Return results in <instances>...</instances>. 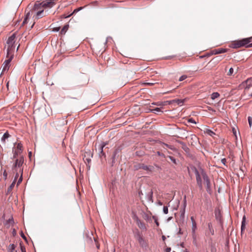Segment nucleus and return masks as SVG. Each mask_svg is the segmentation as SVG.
I'll list each match as a JSON object with an SVG mask.
<instances>
[{"label":"nucleus","instance_id":"45","mask_svg":"<svg viewBox=\"0 0 252 252\" xmlns=\"http://www.w3.org/2000/svg\"><path fill=\"white\" fill-rule=\"evenodd\" d=\"M157 155L163 158H165L164 154L161 153L160 152H157Z\"/></svg>","mask_w":252,"mask_h":252},{"label":"nucleus","instance_id":"46","mask_svg":"<svg viewBox=\"0 0 252 252\" xmlns=\"http://www.w3.org/2000/svg\"><path fill=\"white\" fill-rule=\"evenodd\" d=\"M71 15V14H70V15H68V16H67V15H65V14H63V15H62L61 16V18H67V17H70Z\"/></svg>","mask_w":252,"mask_h":252},{"label":"nucleus","instance_id":"41","mask_svg":"<svg viewBox=\"0 0 252 252\" xmlns=\"http://www.w3.org/2000/svg\"><path fill=\"white\" fill-rule=\"evenodd\" d=\"M187 78V75H182L181 76L180 78H179V81H182L183 80H184L185 79H186Z\"/></svg>","mask_w":252,"mask_h":252},{"label":"nucleus","instance_id":"2","mask_svg":"<svg viewBox=\"0 0 252 252\" xmlns=\"http://www.w3.org/2000/svg\"><path fill=\"white\" fill-rule=\"evenodd\" d=\"M34 12H36V14L33 16L34 20H37L45 16L44 15V8H43L41 3H35L34 4L31 12L32 13Z\"/></svg>","mask_w":252,"mask_h":252},{"label":"nucleus","instance_id":"34","mask_svg":"<svg viewBox=\"0 0 252 252\" xmlns=\"http://www.w3.org/2000/svg\"><path fill=\"white\" fill-rule=\"evenodd\" d=\"M206 132L210 136H213V135L215 134V133L210 129H207Z\"/></svg>","mask_w":252,"mask_h":252},{"label":"nucleus","instance_id":"55","mask_svg":"<svg viewBox=\"0 0 252 252\" xmlns=\"http://www.w3.org/2000/svg\"><path fill=\"white\" fill-rule=\"evenodd\" d=\"M3 176L5 177V179H6V177H7V173H6V171H4V172H3Z\"/></svg>","mask_w":252,"mask_h":252},{"label":"nucleus","instance_id":"15","mask_svg":"<svg viewBox=\"0 0 252 252\" xmlns=\"http://www.w3.org/2000/svg\"><path fill=\"white\" fill-rule=\"evenodd\" d=\"M246 218L245 216H244L242 219V224H241V233L242 234L245 231L246 228Z\"/></svg>","mask_w":252,"mask_h":252},{"label":"nucleus","instance_id":"43","mask_svg":"<svg viewBox=\"0 0 252 252\" xmlns=\"http://www.w3.org/2000/svg\"><path fill=\"white\" fill-rule=\"evenodd\" d=\"M153 218L154 219L155 223H156L157 225L158 226L159 225V223L158 221L157 218L155 216H153Z\"/></svg>","mask_w":252,"mask_h":252},{"label":"nucleus","instance_id":"18","mask_svg":"<svg viewBox=\"0 0 252 252\" xmlns=\"http://www.w3.org/2000/svg\"><path fill=\"white\" fill-rule=\"evenodd\" d=\"M69 28L68 25H65L63 26V27L62 28L61 31L60 32V34L61 35H64L65 34L66 31L68 30Z\"/></svg>","mask_w":252,"mask_h":252},{"label":"nucleus","instance_id":"19","mask_svg":"<svg viewBox=\"0 0 252 252\" xmlns=\"http://www.w3.org/2000/svg\"><path fill=\"white\" fill-rule=\"evenodd\" d=\"M170 101H172V103L175 102V103H176L178 105H181V104H183L184 102L185 99H174L172 100H170Z\"/></svg>","mask_w":252,"mask_h":252},{"label":"nucleus","instance_id":"35","mask_svg":"<svg viewBox=\"0 0 252 252\" xmlns=\"http://www.w3.org/2000/svg\"><path fill=\"white\" fill-rule=\"evenodd\" d=\"M30 12H28L26 15V17L25 18V19H24L23 22V24H25L27 23V19L29 18V16H30Z\"/></svg>","mask_w":252,"mask_h":252},{"label":"nucleus","instance_id":"5","mask_svg":"<svg viewBox=\"0 0 252 252\" xmlns=\"http://www.w3.org/2000/svg\"><path fill=\"white\" fill-rule=\"evenodd\" d=\"M192 170L194 172V173L195 174L196 176V182L198 186L199 187L200 190L202 189L203 186L202 184V180H201V169H202V168H200L199 170H197L196 168L193 167L192 168Z\"/></svg>","mask_w":252,"mask_h":252},{"label":"nucleus","instance_id":"14","mask_svg":"<svg viewBox=\"0 0 252 252\" xmlns=\"http://www.w3.org/2000/svg\"><path fill=\"white\" fill-rule=\"evenodd\" d=\"M172 104V101H165L163 102H158L155 103H152V104L156 105L158 106H165Z\"/></svg>","mask_w":252,"mask_h":252},{"label":"nucleus","instance_id":"53","mask_svg":"<svg viewBox=\"0 0 252 252\" xmlns=\"http://www.w3.org/2000/svg\"><path fill=\"white\" fill-rule=\"evenodd\" d=\"M171 252V248H167L165 249V252Z\"/></svg>","mask_w":252,"mask_h":252},{"label":"nucleus","instance_id":"50","mask_svg":"<svg viewBox=\"0 0 252 252\" xmlns=\"http://www.w3.org/2000/svg\"><path fill=\"white\" fill-rule=\"evenodd\" d=\"M221 161L224 165H225L226 162V159L225 158H222L221 159Z\"/></svg>","mask_w":252,"mask_h":252},{"label":"nucleus","instance_id":"39","mask_svg":"<svg viewBox=\"0 0 252 252\" xmlns=\"http://www.w3.org/2000/svg\"><path fill=\"white\" fill-rule=\"evenodd\" d=\"M248 122L250 127H251L252 126V118L251 117H248Z\"/></svg>","mask_w":252,"mask_h":252},{"label":"nucleus","instance_id":"48","mask_svg":"<svg viewBox=\"0 0 252 252\" xmlns=\"http://www.w3.org/2000/svg\"><path fill=\"white\" fill-rule=\"evenodd\" d=\"M21 250L22 252H26L25 248L22 245H21Z\"/></svg>","mask_w":252,"mask_h":252},{"label":"nucleus","instance_id":"62","mask_svg":"<svg viewBox=\"0 0 252 252\" xmlns=\"http://www.w3.org/2000/svg\"><path fill=\"white\" fill-rule=\"evenodd\" d=\"M171 219H172V217H170V218H169L168 219V220H171Z\"/></svg>","mask_w":252,"mask_h":252},{"label":"nucleus","instance_id":"61","mask_svg":"<svg viewBox=\"0 0 252 252\" xmlns=\"http://www.w3.org/2000/svg\"><path fill=\"white\" fill-rule=\"evenodd\" d=\"M34 23H35V22H34V23H33V24H32V28L33 26V25H34Z\"/></svg>","mask_w":252,"mask_h":252},{"label":"nucleus","instance_id":"44","mask_svg":"<svg viewBox=\"0 0 252 252\" xmlns=\"http://www.w3.org/2000/svg\"><path fill=\"white\" fill-rule=\"evenodd\" d=\"M211 252H216V249L214 246H211Z\"/></svg>","mask_w":252,"mask_h":252},{"label":"nucleus","instance_id":"3","mask_svg":"<svg viewBox=\"0 0 252 252\" xmlns=\"http://www.w3.org/2000/svg\"><path fill=\"white\" fill-rule=\"evenodd\" d=\"M14 54L12 53V49L9 48L7 50V59L4 61L3 63L2 71L8 70L9 68V64L13 58Z\"/></svg>","mask_w":252,"mask_h":252},{"label":"nucleus","instance_id":"30","mask_svg":"<svg viewBox=\"0 0 252 252\" xmlns=\"http://www.w3.org/2000/svg\"><path fill=\"white\" fill-rule=\"evenodd\" d=\"M196 229V223H192V231L193 233H195V230Z\"/></svg>","mask_w":252,"mask_h":252},{"label":"nucleus","instance_id":"36","mask_svg":"<svg viewBox=\"0 0 252 252\" xmlns=\"http://www.w3.org/2000/svg\"><path fill=\"white\" fill-rule=\"evenodd\" d=\"M20 174H21L20 177L17 182V186H18L22 182V180H23V174H22V173H20Z\"/></svg>","mask_w":252,"mask_h":252},{"label":"nucleus","instance_id":"4","mask_svg":"<svg viewBox=\"0 0 252 252\" xmlns=\"http://www.w3.org/2000/svg\"><path fill=\"white\" fill-rule=\"evenodd\" d=\"M23 150V146L21 143H15L12 149L13 158H16L19 155L21 156Z\"/></svg>","mask_w":252,"mask_h":252},{"label":"nucleus","instance_id":"12","mask_svg":"<svg viewBox=\"0 0 252 252\" xmlns=\"http://www.w3.org/2000/svg\"><path fill=\"white\" fill-rule=\"evenodd\" d=\"M14 224V220L12 217H11L8 220H6L4 223V225L9 228L10 226L13 225Z\"/></svg>","mask_w":252,"mask_h":252},{"label":"nucleus","instance_id":"58","mask_svg":"<svg viewBox=\"0 0 252 252\" xmlns=\"http://www.w3.org/2000/svg\"><path fill=\"white\" fill-rule=\"evenodd\" d=\"M152 194H153V192L152 191H151V195H150V197L152 198Z\"/></svg>","mask_w":252,"mask_h":252},{"label":"nucleus","instance_id":"49","mask_svg":"<svg viewBox=\"0 0 252 252\" xmlns=\"http://www.w3.org/2000/svg\"><path fill=\"white\" fill-rule=\"evenodd\" d=\"M220 215V212H218V214L217 212H216V213H215V215H216V219H217V220H218V219H220L219 218V215Z\"/></svg>","mask_w":252,"mask_h":252},{"label":"nucleus","instance_id":"7","mask_svg":"<svg viewBox=\"0 0 252 252\" xmlns=\"http://www.w3.org/2000/svg\"><path fill=\"white\" fill-rule=\"evenodd\" d=\"M55 0H46L41 2L44 9L50 8L52 7L55 4L54 1Z\"/></svg>","mask_w":252,"mask_h":252},{"label":"nucleus","instance_id":"59","mask_svg":"<svg viewBox=\"0 0 252 252\" xmlns=\"http://www.w3.org/2000/svg\"><path fill=\"white\" fill-rule=\"evenodd\" d=\"M158 204L160 205H162V203L161 202H158Z\"/></svg>","mask_w":252,"mask_h":252},{"label":"nucleus","instance_id":"6","mask_svg":"<svg viewBox=\"0 0 252 252\" xmlns=\"http://www.w3.org/2000/svg\"><path fill=\"white\" fill-rule=\"evenodd\" d=\"M201 173L202 177L203 178L204 183L206 186V190L208 192H210L211 191V184L210 179L205 172L203 169H201Z\"/></svg>","mask_w":252,"mask_h":252},{"label":"nucleus","instance_id":"40","mask_svg":"<svg viewBox=\"0 0 252 252\" xmlns=\"http://www.w3.org/2000/svg\"><path fill=\"white\" fill-rule=\"evenodd\" d=\"M163 211L164 214H167L168 212V207L167 206H164Z\"/></svg>","mask_w":252,"mask_h":252},{"label":"nucleus","instance_id":"29","mask_svg":"<svg viewBox=\"0 0 252 252\" xmlns=\"http://www.w3.org/2000/svg\"><path fill=\"white\" fill-rule=\"evenodd\" d=\"M15 181H13L12 183L11 184V185L8 188V191H11L12 189L13 188V187L15 186Z\"/></svg>","mask_w":252,"mask_h":252},{"label":"nucleus","instance_id":"38","mask_svg":"<svg viewBox=\"0 0 252 252\" xmlns=\"http://www.w3.org/2000/svg\"><path fill=\"white\" fill-rule=\"evenodd\" d=\"M157 83L156 82H146V83H144V85H148V86H153L156 84H157Z\"/></svg>","mask_w":252,"mask_h":252},{"label":"nucleus","instance_id":"17","mask_svg":"<svg viewBox=\"0 0 252 252\" xmlns=\"http://www.w3.org/2000/svg\"><path fill=\"white\" fill-rule=\"evenodd\" d=\"M232 45V47L234 48H239L242 47L240 40L235 41Z\"/></svg>","mask_w":252,"mask_h":252},{"label":"nucleus","instance_id":"51","mask_svg":"<svg viewBox=\"0 0 252 252\" xmlns=\"http://www.w3.org/2000/svg\"><path fill=\"white\" fill-rule=\"evenodd\" d=\"M21 236L25 240H26V236H25V235L24 234L23 232H21Z\"/></svg>","mask_w":252,"mask_h":252},{"label":"nucleus","instance_id":"56","mask_svg":"<svg viewBox=\"0 0 252 252\" xmlns=\"http://www.w3.org/2000/svg\"><path fill=\"white\" fill-rule=\"evenodd\" d=\"M233 132L234 134L236 136V130L235 128L233 129Z\"/></svg>","mask_w":252,"mask_h":252},{"label":"nucleus","instance_id":"47","mask_svg":"<svg viewBox=\"0 0 252 252\" xmlns=\"http://www.w3.org/2000/svg\"><path fill=\"white\" fill-rule=\"evenodd\" d=\"M60 27H56V28H53V31L58 32L60 31Z\"/></svg>","mask_w":252,"mask_h":252},{"label":"nucleus","instance_id":"33","mask_svg":"<svg viewBox=\"0 0 252 252\" xmlns=\"http://www.w3.org/2000/svg\"><path fill=\"white\" fill-rule=\"evenodd\" d=\"M175 164H177V162H176V159L173 158V157H171V156H168L167 157Z\"/></svg>","mask_w":252,"mask_h":252},{"label":"nucleus","instance_id":"24","mask_svg":"<svg viewBox=\"0 0 252 252\" xmlns=\"http://www.w3.org/2000/svg\"><path fill=\"white\" fill-rule=\"evenodd\" d=\"M143 163H136L134 165V169L135 170H138L139 169H142V166Z\"/></svg>","mask_w":252,"mask_h":252},{"label":"nucleus","instance_id":"1","mask_svg":"<svg viewBox=\"0 0 252 252\" xmlns=\"http://www.w3.org/2000/svg\"><path fill=\"white\" fill-rule=\"evenodd\" d=\"M14 160L12 165V169L13 170L19 171L20 173L23 174V168L22 167L24 162V158L23 156H17L16 158H13Z\"/></svg>","mask_w":252,"mask_h":252},{"label":"nucleus","instance_id":"60","mask_svg":"<svg viewBox=\"0 0 252 252\" xmlns=\"http://www.w3.org/2000/svg\"><path fill=\"white\" fill-rule=\"evenodd\" d=\"M87 160L88 161V162H89V161L91 160V159H87Z\"/></svg>","mask_w":252,"mask_h":252},{"label":"nucleus","instance_id":"27","mask_svg":"<svg viewBox=\"0 0 252 252\" xmlns=\"http://www.w3.org/2000/svg\"><path fill=\"white\" fill-rule=\"evenodd\" d=\"M138 240V242H139V244H140V245H141L142 246H143V245L145 243V241H144V239L143 238V237L142 236H139Z\"/></svg>","mask_w":252,"mask_h":252},{"label":"nucleus","instance_id":"11","mask_svg":"<svg viewBox=\"0 0 252 252\" xmlns=\"http://www.w3.org/2000/svg\"><path fill=\"white\" fill-rule=\"evenodd\" d=\"M106 144L104 143H102L101 144L99 145V147L98 148V154L99 157H101L102 156H105V154L103 152V149L105 146Z\"/></svg>","mask_w":252,"mask_h":252},{"label":"nucleus","instance_id":"26","mask_svg":"<svg viewBox=\"0 0 252 252\" xmlns=\"http://www.w3.org/2000/svg\"><path fill=\"white\" fill-rule=\"evenodd\" d=\"M9 136L10 135H9V133L7 132H5L3 135V136L1 138V140L3 141V142H5V139L8 138L9 137Z\"/></svg>","mask_w":252,"mask_h":252},{"label":"nucleus","instance_id":"52","mask_svg":"<svg viewBox=\"0 0 252 252\" xmlns=\"http://www.w3.org/2000/svg\"><path fill=\"white\" fill-rule=\"evenodd\" d=\"M81 9H82V7H80L79 9H74L73 12L71 14L72 15L73 13L78 12Z\"/></svg>","mask_w":252,"mask_h":252},{"label":"nucleus","instance_id":"23","mask_svg":"<svg viewBox=\"0 0 252 252\" xmlns=\"http://www.w3.org/2000/svg\"><path fill=\"white\" fill-rule=\"evenodd\" d=\"M143 219L146 221H151V217L148 214L145 213L143 216Z\"/></svg>","mask_w":252,"mask_h":252},{"label":"nucleus","instance_id":"57","mask_svg":"<svg viewBox=\"0 0 252 252\" xmlns=\"http://www.w3.org/2000/svg\"><path fill=\"white\" fill-rule=\"evenodd\" d=\"M250 47H252V43H250V44H249L247 46V48H250Z\"/></svg>","mask_w":252,"mask_h":252},{"label":"nucleus","instance_id":"9","mask_svg":"<svg viewBox=\"0 0 252 252\" xmlns=\"http://www.w3.org/2000/svg\"><path fill=\"white\" fill-rule=\"evenodd\" d=\"M133 219L136 221V223L139 228H140L141 229H142V230H146V227L145 226V223L141 221L139 219V218H138V217L137 216L134 215V216L133 217Z\"/></svg>","mask_w":252,"mask_h":252},{"label":"nucleus","instance_id":"54","mask_svg":"<svg viewBox=\"0 0 252 252\" xmlns=\"http://www.w3.org/2000/svg\"><path fill=\"white\" fill-rule=\"evenodd\" d=\"M190 219H191L192 223H193V222H194V223L196 222L193 217H191Z\"/></svg>","mask_w":252,"mask_h":252},{"label":"nucleus","instance_id":"32","mask_svg":"<svg viewBox=\"0 0 252 252\" xmlns=\"http://www.w3.org/2000/svg\"><path fill=\"white\" fill-rule=\"evenodd\" d=\"M14 171L16 173L15 179H14V181H15V182H16V181L17 179L18 178V177H19V174H20V173L19 172V171H17V170H14Z\"/></svg>","mask_w":252,"mask_h":252},{"label":"nucleus","instance_id":"20","mask_svg":"<svg viewBox=\"0 0 252 252\" xmlns=\"http://www.w3.org/2000/svg\"><path fill=\"white\" fill-rule=\"evenodd\" d=\"M208 226L209 233H210L212 235H214V230L212 227V223L211 222H209L208 224Z\"/></svg>","mask_w":252,"mask_h":252},{"label":"nucleus","instance_id":"10","mask_svg":"<svg viewBox=\"0 0 252 252\" xmlns=\"http://www.w3.org/2000/svg\"><path fill=\"white\" fill-rule=\"evenodd\" d=\"M252 41V37L243 38L241 40H240L241 45L242 47L245 46L247 47V46L250 44V42Z\"/></svg>","mask_w":252,"mask_h":252},{"label":"nucleus","instance_id":"64","mask_svg":"<svg viewBox=\"0 0 252 252\" xmlns=\"http://www.w3.org/2000/svg\"><path fill=\"white\" fill-rule=\"evenodd\" d=\"M8 83H7V87H8Z\"/></svg>","mask_w":252,"mask_h":252},{"label":"nucleus","instance_id":"37","mask_svg":"<svg viewBox=\"0 0 252 252\" xmlns=\"http://www.w3.org/2000/svg\"><path fill=\"white\" fill-rule=\"evenodd\" d=\"M233 71H234V70H233V68L231 67L229 70V71L227 73V75L228 76H231L232 75L233 73Z\"/></svg>","mask_w":252,"mask_h":252},{"label":"nucleus","instance_id":"8","mask_svg":"<svg viewBox=\"0 0 252 252\" xmlns=\"http://www.w3.org/2000/svg\"><path fill=\"white\" fill-rule=\"evenodd\" d=\"M16 36L15 34H13L11 36H10L7 41V44L8 45V47L7 49L10 48L12 49V53H14V50L15 47L13 46V44L15 42V39Z\"/></svg>","mask_w":252,"mask_h":252},{"label":"nucleus","instance_id":"16","mask_svg":"<svg viewBox=\"0 0 252 252\" xmlns=\"http://www.w3.org/2000/svg\"><path fill=\"white\" fill-rule=\"evenodd\" d=\"M142 169L144 170L152 172L154 169V167L152 166H148L143 164L142 166Z\"/></svg>","mask_w":252,"mask_h":252},{"label":"nucleus","instance_id":"28","mask_svg":"<svg viewBox=\"0 0 252 252\" xmlns=\"http://www.w3.org/2000/svg\"><path fill=\"white\" fill-rule=\"evenodd\" d=\"M151 111L154 112V113H157L158 112H162L160 108H158V107L156 108L155 109H151Z\"/></svg>","mask_w":252,"mask_h":252},{"label":"nucleus","instance_id":"63","mask_svg":"<svg viewBox=\"0 0 252 252\" xmlns=\"http://www.w3.org/2000/svg\"><path fill=\"white\" fill-rule=\"evenodd\" d=\"M19 45L18 46V47H17V50H18V48H19Z\"/></svg>","mask_w":252,"mask_h":252},{"label":"nucleus","instance_id":"42","mask_svg":"<svg viewBox=\"0 0 252 252\" xmlns=\"http://www.w3.org/2000/svg\"><path fill=\"white\" fill-rule=\"evenodd\" d=\"M188 122L189 123H193V124H196V122L194 121V119H193L192 118H190V119H189L188 120Z\"/></svg>","mask_w":252,"mask_h":252},{"label":"nucleus","instance_id":"25","mask_svg":"<svg viewBox=\"0 0 252 252\" xmlns=\"http://www.w3.org/2000/svg\"><path fill=\"white\" fill-rule=\"evenodd\" d=\"M219 96H220V94L218 93H217V92L213 93L211 94V98L212 99H215L216 98H218Z\"/></svg>","mask_w":252,"mask_h":252},{"label":"nucleus","instance_id":"13","mask_svg":"<svg viewBox=\"0 0 252 252\" xmlns=\"http://www.w3.org/2000/svg\"><path fill=\"white\" fill-rule=\"evenodd\" d=\"M227 51L226 49L224 48H219L214 50L212 52L213 54L216 55L219 54H221L223 53H225Z\"/></svg>","mask_w":252,"mask_h":252},{"label":"nucleus","instance_id":"21","mask_svg":"<svg viewBox=\"0 0 252 252\" xmlns=\"http://www.w3.org/2000/svg\"><path fill=\"white\" fill-rule=\"evenodd\" d=\"M186 202H184V207H183V209L182 211H181L180 213H181V218H182L183 219H184V217H185V209H186Z\"/></svg>","mask_w":252,"mask_h":252},{"label":"nucleus","instance_id":"22","mask_svg":"<svg viewBox=\"0 0 252 252\" xmlns=\"http://www.w3.org/2000/svg\"><path fill=\"white\" fill-rule=\"evenodd\" d=\"M15 248V246L14 244H10L7 248L8 252H13V251L14 250Z\"/></svg>","mask_w":252,"mask_h":252},{"label":"nucleus","instance_id":"31","mask_svg":"<svg viewBox=\"0 0 252 252\" xmlns=\"http://www.w3.org/2000/svg\"><path fill=\"white\" fill-rule=\"evenodd\" d=\"M161 146L163 148H165V146H166V147H168L169 148V149H171V150H173V148L171 146H170L167 144H165L164 143H162V144H161Z\"/></svg>","mask_w":252,"mask_h":252}]
</instances>
